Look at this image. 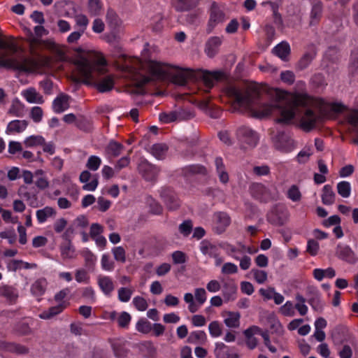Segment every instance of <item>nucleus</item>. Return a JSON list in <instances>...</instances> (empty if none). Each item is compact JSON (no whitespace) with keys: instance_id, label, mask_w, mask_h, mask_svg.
Listing matches in <instances>:
<instances>
[{"instance_id":"obj_1","label":"nucleus","mask_w":358,"mask_h":358,"mask_svg":"<svg viewBox=\"0 0 358 358\" xmlns=\"http://www.w3.org/2000/svg\"><path fill=\"white\" fill-rule=\"evenodd\" d=\"M227 94L238 106L249 109L254 117L262 118L275 112L279 113L280 117L276 122L280 123H289L299 113V107L305 108L299 122L300 127L305 131H311L324 119L321 113L313 109L316 100L304 92H288L275 89L271 94L275 101L274 103H257L259 91L254 85L244 90L231 86L227 89Z\"/></svg>"},{"instance_id":"obj_2","label":"nucleus","mask_w":358,"mask_h":358,"mask_svg":"<svg viewBox=\"0 0 358 358\" xmlns=\"http://www.w3.org/2000/svg\"><path fill=\"white\" fill-rule=\"evenodd\" d=\"M145 68L150 76L143 74L136 68L128 64L122 67L123 70L128 73L127 76L137 87H143L152 79H169L174 84L182 86L186 85L187 81L194 77V72L191 69H180L157 61H149L145 64Z\"/></svg>"},{"instance_id":"obj_3","label":"nucleus","mask_w":358,"mask_h":358,"mask_svg":"<svg viewBox=\"0 0 358 358\" xmlns=\"http://www.w3.org/2000/svg\"><path fill=\"white\" fill-rule=\"evenodd\" d=\"M0 67L13 69L19 72L34 73L48 64L47 58L33 59L24 57L18 52L19 47L12 38L3 39L0 38Z\"/></svg>"},{"instance_id":"obj_4","label":"nucleus","mask_w":358,"mask_h":358,"mask_svg":"<svg viewBox=\"0 0 358 358\" xmlns=\"http://www.w3.org/2000/svg\"><path fill=\"white\" fill-rule=\"evenodd\" d=\"M96 64L92 67L85 66L80 63V68L81 81L88 85L94 86L98 92L105 93L111 91L115 86V77L113 74L108 73L107 61L105 57L98 55Z\"/></svg>"},{"instance_id":"obj_5","label":"nucleus","mask_w":358,"mask_h":358,"mask_svg":"<svg viewBox=\"0 0 358 358\" xmlns=\"http://www.w3.org/2000/svg\"><path fill=\"white\" fill-rule=\"evenodd\" d=\"M74 51L77 52V55L73 58V63L76 68L79 76H81L80 65L82 62H84L83 64H85V66H89L91 68L96 64V57H99L98 55L101 57H104L103 54L100 52L95 50H86L82 48H76L74 49Z\"/></svg>"},{"instance_id":"obj_6","label":"nucleus","mask_w":358,"mask_h":358,"mask_svg":"<svg viewBox=\"0 0 358 358\" xmlns=\"http://www.w3.org/2000/svg\"><path fill=\"white\" fill-rule=\"evenodd\" d=\"M69 288H64L57 292L55 295V299L56 301L60 302L59 304L50 307L47 310H44L39 314V317L43 320H49L62 313L69 304V303L63 301V299L69 294Z\"/></svg>"},{"instance_id":"obj_7","label":"nucleus","mask_w":358,"mask_h":358,"mask_svg":"<svg viewBox=\"0 0 358 358\" xmlns=\"http://www.w3.org/2000/svg\"><path fill=\"white\" fill-rule=\"evenodd\" d=\"M236 135L239 142L246 148L255 147L259 138L258 134L247 126L240 127Z\"/></svg>"},{"instance_id":"obj_8","label":"nucleus","mask_w":358,"mask_h":358,"mask_svg":"<svg viewBox=\"0 0 358 358\" xmlns=\"http://www.w3.org/2000/svg\"><path fill=\"white\" fill-rule=\"evenodd\" d=\"M194 297L192 293H186L184 295V301L188 304V310L194 313L199 310L200 307L207 299L206 292L203 288H196L194 290Z\"/></svg>"},{"instance_id":"obj_9","label":"nucleus","mask_w":358,"mask_h":358,"mask_svg":"<svg viewBox=\"0 0 358 358\" xmlns=\"http://www.w3.org/2000/svg\"><path fill=\"white\" fill-rule=\"evenodd\" d=\"M209 15L206 29L208 34L212 32L218 24L224 22L225 14L224 12V6L213 1L210 8Z\"/></svg>"},{"instance_id":"obj_10","label":"nucleus","mask_w":358,"mask_h":358,"mask_svg":"<svg viewBox=\"0 0 358 358\" xmlns=\"http://www.w3.org/2000/svg\"><path fill=\"white\" fill-rule=\"evenodd\" d=\"M272 141L275 148L283 152H290L296 148L294 141L284 131H279L272 138Z\"/></svg>"},{"instance_id":"obj_11","label":"nucleus","mask_w":358,"mask_h":358,"mask_svg":"<svg viewBox=\"0 0 358 358\" xmlns=\"http://www.w3.org/2000/svg\"><path fill=\"white\" fill-rule=\"evenodd\" d=\"M250 192L253 198L261 202L267 203L274 199L271 189L262 183L252 184Z\"/></svg>"},{"instance_id":"obj_12","label":"nucleus","mask_w":358,"mask_h":358,"mask_svg":"<svg viewBox=\"0 0 358 358\" xmlns=\"http://www.w3.org/2000/svg\"><path fill=\"white\" fill-rule=\"evenodd\" d=\"M336 256L341 260L350 264H355L358 261V257L353 250L348 245L339 243L336 248Z\"/></svg>"},{"instance_id":"obj_13","label":"nucleus","mask_w":358,"mask_h":358,"mask_svg":"<svg viewBox=\"0 0 358 358\" xmlns=\"http://www.w3.org/2000/svg\"><path fill=\"white\" fill-rule=\"evenodd\" d=\"M138 170L142 176L148 181L157 178L159 172V169L146 161L141 162L138 165Z\"/></svg>"},{"instance_id":"obj_14","label":"nucleus","mask_w":358,"mask_h":358,"mask_svg":"<svg viewBox=\"0 0 358 358\" xmlns=\"http://www.w3.org/2000/svg\"><path fill=\"white\" fill-rule=\"evenodd\" d=\"M313 310L322 313L324 307V303L321 299L319 291L315 288H310L308 291V297L307 300Z\"/></svg>"},{"instance_id":"obj_15","label":"nucleus","mask_w":358,"mask_h":358,"mask_svg":"<svg viewBox=\"0 0 358 358\" xmlns=\"http://www.w3.org/2000/svg\"><path fill=\"white\" fill-rule=\"evenodd\" d=\"M70 96L61 93L52 101V110L55 113H62L70 106Z\"/></svg>"},{"instance_id":"obj_16","label":"nucleus","mask_w":358,"mask_h":358,"mask_svg":"<svg viewBox=\"0 0 358 358\" xmlns=\"http://www.w3.org/2000/svg\"><path fill=\"white\" fill-rule=\"evenodd\" d=\"M215 229L217 234L223 233L231 223L229 215L224 212H218L214 215Z\"/></svg>"},{"instance_id":"obj_17","label":"nucleus","mask_w":358,"mask_h":358,"mask_svg":"<svg viewBox=\"0 0 358 358\" xmlns=\"http://www.w3.org/2000/svg\"><path fill=\"white\" fill-rule=\"evenodd\" d=\"M222 295L226 301H234L236 298L237 286L232 280L222 281Z\"/></svg>"},{"instance_id":"obj_18","label":"nucleus","mask_w":358,"mask_h":358,"mask_svg":"<svg viewBox=\"0 0 358 358\" xmlns=\"http://www.w3.org/2000/svg\"><path fill=\"white\" fill-rule=\"evenodd\" d=\"M255 334H261L264 338V343L268 350L273 353L276 352L277 349L271 345V340L267 332H262V329L257 326L250 327L244 331L245 336H254Z\"/></svg>"},{"instance_id":"obj_19","label":"nucleus","mask_w":358,"mask_h":358,"mask_svg":"<svg viewBox=\"0 0 358 358\" xmlns=\"http://www.w3.org/2000/svg\"><path fill=\"white\" fill-rule=\"evenodd\" d=\"M161 196L170 210H175L180 206V201L176 194L170 189L165 188L161 191Z\"/></svg>"},{"instance_id":"obj_20","label":"nucleus","mask_w":358,"mask_h":358,"mask_svg":"<svg viewBox=\"0 0 358 358\" xmlns=\"http://www.w3.org/2000/svg\"><path fill=\"white\" fill-rule=\"evenodd\" d=\"M92 177V174L89 171H83L81 172L79 180L80 182L85 183L83 186V189L89 192L94 191L99 184L98 178L96 176L91 180V182H87Z\"/></svg>"},{"instance_id":"obj_21","label":"nucleus","mask_w":358,"mask_h":358,"mask_svg":"<svg viewBox=\"0 0 358 358\" xmlns=\"http://www.w3.org/2000/svg\"><path fill=\"white\" fill-rule=\"evenodd\" d=\"M222 43V38L219 36H212L208 38L205 45V52L209 57H213L219 51Z\"/></svg>"},{"instance_id":"obj_22","label":"nucleus","mask_w":358,"mask_h":358,"mask_svg":"<svg viewBox=\"0 0 358 358\" xmlns=\"http://www.w3.org/2000/svg\"><path fill=\"white\" fill-rule=\"evenodd\" d=\"M97 284L100 289L107 296H110L115 289L113 280L107 275H99L97 277Z\"/></svg>"},{"instance_id":"obj_23","label":"nucleus","mask_w":358,"mask_h":358,"mask_svg":"<svg viewBox=\"0 0 358 358\" xmlns=\"http://www.w3.org/2000/svg\"><path fill=\"white\" fill-rule=\"evenodd\" d=\"M22 96L29 103L42 104L44 103L43 96L34 87H29L23 90Z\"/></svg>"},{"instance_id":"obj_24","label":"nucleus","mask_w":358,"mask_h":358,"mask_svg":"<svg viewBox=\"0 0 358 358\" xmlns=\"http://www.w3.org/2000/svg\"><path fill=\"white\" fill-rule=\"evenodd\" d=\"M222 316L224 317V323L227 327H239L241 314L238 312L224 311L222 313Z\"/></svg>"},{"instance_id":"obj_25","label":"nucleus","mask_w":358,"mask_h":358,"mask_svg":"<svg viewBox=\"0 0 358 358\" xmlns=\"http://www.w3.org/2000/svg\"><path fill=\"white\" fill-rule=\"evenodd\" d=\"M224 73L222 71L205 72L203 75V81L205 87L207 88L206 92L211 89L215 83L224 78Z\"/></svg>"},{"instance_id":"obj_26","label":"nucleus","mask_w":358,"mask_h":358,"mask_svg":"<svg viewBox=\"0 0 358 358\" xmlns=\"http://www.w3.org/2000/svg\"><path fill=\"white\" fill-rule=\"evenodd\" d=\"M215 355L217 358H238V355L223 343H216Z\"/></svg>"},{"instance_id":"obj_27","label":"nucleus","mask_w":358,"mask_h":358,"mask_svg":"<svg viewBox=\"0 0 358 358\" xmlns=\"http://www.w3.org/2000/svg\"><path fill=\"white\" fill-rule=\"evenodd\" d=\"M47 285L48 282L45 278H38L32 283L31 292L35 296H41L45 292Z\"/></svg>"},{"instance_id":"obj_28","label":"nucleus","mask_w":358,"mask_h":358,"mask_svg":"<svg viewBox=\"0 0 358 358\" xmlns=\"http://www.w3.org/2000/svg\"><path fill=\"white\" fill-rule=\"evenodd\" d=\"M55 215L56 210L50 206H45L36 212V219L39 224L45 222L48 218L55 217Z\"/></svg>"},{"instance_id":"obj_29","label":"nucleus","mask_w":358,"mask_h":358,"mask_svg":"<svg viewBox=\"0 0 358 358\" xmlns=\"http://www.w3.org/2000/svg\"><path fill=\"white\" fill-rule=\"evenodd\" d=\"M322 10L323 4L321 1H317L313 4L310 14V24L311 25L316 24L319 22L322 17Z\"/></svg>"},{"instance_id":"obj_30","label":"nucleus","mask_w":358,"mask_h":358,"mask_svg":"<svg viewBox=\"0 0 358 358\" xmlns=\"http://www.w3.org/2000/svg\"><path fill=\"white\" fill-rule=\"evenodd\" d=\"M36 178L35 185L40 189H45L49 187L50 182L43 169H37L34 172Z\"/></svg>"},{"instance_id":"obj_31","label":"nucleus","mask_w":358,"mask_h":358,"mask_svg":"<svg viewBox=\"0 0 358 358\" xmlns=\"http://www.w3.org/2000/svg\"><path fill=\"white\" fill-rule=\"evenodd\" d=\"M200 250L202 254L210 257H217V255H220L218 246L206 241H203L201 243Z\"/></svg>"},{"instance_id":"obj_32","label":"nucleus","mask_w":358,"mask_h":358,"mask_svg":"<svg viewBox=\"0 0 358 358\" xmlns=\"http://www.w3.org/2000/svg\"><path fill=\"white\" fill-rule=\"evenodd\" d=\"M24 113V105L18 99L12 101L11 105L8 110V114L14 117H22Z\"/></svg>"},{"instance_id":"obj_33","label":"nucleus","mask_w":358,"mask_h":358,"mask_svg":"<svg viewBox=\"0 0 358 358\" xmlns=\"http://www.w3.org/2000/svg\"><path fill=\"white\" fill-rule=\"evenodd\" d=\"M197 0H173V6L178 11H187L197 5Z\"/></svg>"},{"instance_id":"obj_34","label":"nucleus","mask_w":358,"mask_h":358,"mask_svg":"<svg viewBox=\"0 0 358 358\" xmlns=\"http://www.w3.org/2000/svg\"><path fill=\"white\" fill-rule=\"evenodd\" d=\"M313 275L315 280L322 281L324 278H333L336 275V271L331 267L326 269L315 268L313 271Z\"/></svg>"},{"instance_id":"obj_35","label":"nucleus","mask_w":358,"mask_h":358,"mask_svg":"<svg viewBox=\"0 0 358 358\" xmlns=\"http://www.w3.org/2000/svg\"><path fill=\"white\" fill-rule=\"evenodd\" d=\"M35 264H31L22 260L13 259L7 263V268L9 271H16L21 269H29L35 267Z\"/></svg>"},{"instance_id":"obj_36","label":"nucleus","mask_w":358,"mask_h":358,"mask_svg":"<svg viewBox=\"0 0 358 358\" xmlns=\"http://www.w3.org/2000/svg\"><path fill=\"white\" fill-rule=\"evenodd\" d=\"M273 52L282 60H286L290 53V46L287 42H281L273 48Z\"/></svg>"},{"instance_id":"obj_37","label":"nucleus","mask_w":358,"mask_h":358,"mask_svg":"<svg viewBox=\"0 0 358 358\" xmlns=\"http://www.w3.org/2000/svg\"><path fill=\"white\" fill-rule=\"evenodd\" d=\"M335 193L331 186L326 185L323 187L322 194V201L324 205H331L335 201Z\"/></svg>"},{"instance_id":"obj_38","label":"nucleus","mask_w":358,"mask_h":358,"mask_svg":"<svg viewBox=\"0 0 358 358\" xmlns=\"http://www.w3.org/2000/svg\"><path fill=\"white\" fill-rule=\"evenodd\" d=\"M27 127V122L25 120H13L7 126V133H20L23 131Z\"/></svg>"},{"instance_id":"obj_39","label":"nucleus","mask_w":358,"mask_h":358,"mask_svg":"<svg viewBox=\"0 0 358 358\" xmlns=\"http://www.w3.org/2000/svg\"><path fill=\"white\" fill-rule=\"evenodd\" d=\"M268 323L271 334H275L278 336H282L284 334L283 326L275 317H270Z\"/></svg>"},{"instance_id":"obj_40","label":"nucleus","mask_w":358,"mask_h":358,"mask_svg":"<svg viewBox=\"0 0 358 358\" xmlns=\"http://www.w3.org/2000/svg\"><path fill=\"white\" fill-rule=\"evenodd\" d=\"M168 147L165 144H155L150 148L151 154L157 159H163L166 155Z\"/></svg>"},{"instance_id":"obj_41","label":"nucleus","mask_w":358,"mask_h":358,"mask_svg":"<svg viewBox=\"0 0 358 358\" xmlns=\"http://www.w3.org/2000/svg\"><path fill=\"white\" fill-rule=\"evenodd\" d=\"M124 149V146L117 142L110 141L106 147V154L110 157H116L119 156Z\"/></svg>"},{"instance_id":"obj_42","label":"nucleus","mask_w":358,"mask_h":358,"mask_svg":"<svg viewBox=\"0 0 358 358\" xmlns=\"http://www.w3.org/2000/svg\"><path fill=\"white\" fill-rule=\"evenodd\" d=\"M87 10L92 16L101 15L103 10V3L101 0H88Z\"/></svg>"},{"instance_id":"obj_43","label":"nucleus","mask_w":358,"mask_h":358,"mask_svg":"<svg viewBox=\"0 0 358 358\" xmlns=\"http://www.w3.org/2000/svg\"><path fill=\"white\" fill-rule=\"evenodd\" d=\"M106 20L108 26L113 29L119 27L122 24L121 20L120 19L117 13L112 9H108L107 10Z\"/></svg>"},{"instance_id":"obj_44","label":"nucleus","mask_w":358,"mask_h":358,"mask_svg":"<svg viewBox=\"0 0 358 358\" xmlns=\"http://www.w3.org/2000/svg\"><path fill=\"white\" fill-rule=\"evenodd\" d=\"M182 172L185 176H189L192 174H203L205 175L207 173L206 168L203 166L198 164H193L185 166L182 169Z\"/></svg>"},{"instance_id":"obj_45","label":"nucleus","mask_w":358,"mask_h":358,"mask_svg":"<svg viewBox=\"0 0 358 358\" xmlns=\"http://www.w3.org/2000/svg\"><path fill=\"white\" fill-rule=\"evenodd\" d=\"M60 252L64 259H73L76 257L75 249L70 243L61 245Z\"/></svg>"},{"instance_id":"obj_46","label":"nucleus","mask_w":358,"mask_h":358,"mask_svg":"<svg viewBox=\"0 0 358 358\" xmlns=\"http://www.w3.org/2000/svg\"><path fill=\"white\" fill-rule=\"evenodd\" d=\"M219 247L222 248L226 252L227 255L236 260L239 259L238 255L242 253L240 249L228 243H222L219 245Z\"/></svg>"},{"instance_id":"obj_47","label":"nucleus","mask_w":358,"mask_h":358,"mask_svg":"<svg viewBox=\"0 0 358 358\" xmlns=\"http://www.w3.org/2000/svg\"><path fill=\"white\" fill-rule=\"evenodd\" d=\"M347 120L353 127V130L358 137V110H351L347 115ZM354 143L358 144V138L354 140Z\"/></svg>"},{"instance_id":"obj_48","label":"nucleus","mask_w":358,"mask_h":358,"mask_svg":"<svg viewBox=\"0 0 358 358\" xmlns=\"http://www.w3.org/2000/svg\"><path fill=\"white\" fill-rule=\"evenodd\" d=\"M286 196L293 202H299L302 198L301 192L296 185H292L288 188Z\"/></svg>"},{"instance_id":"obj_49","label":"nucleus","mask_w":358,"mask_h":358,"mask_svg":"<svg viewBox=\"0 0 358 358\" xmlns=\"http://www.w3.org/2000/svg\"><path fill=\"white\" fill-rule=\"evenodd\" d=\"M0 296H4L10 301H13L17 299V292L16 289L8 285L0 286Z\"/></svg>"},{"instance_id":"obj_50","label":"nucleus","mask_w":358,"mask_h":358,"mask_svg":"<svg viewBox=\"0 0 358 358\" xmlns=\"http://www.w3.org/2000/svg\"><path fill=\"white\" fill-rule=\"evenodd\" d=\"M253 279L257 284H264L268 280V273L266 271L259 268H252L250 271Z\"/></svg>"},{"instance_id":"obj_51","label":"nucleus","mask_w":358,"mask_h":358,"mask_svg":"<svg viewBox=\"0 0 358 358\" xmlns=\"http://www.w3.org/2000/svg\"><path fill=\"white\" fill-rule=\"evenodd\" d=\"M338 194L343 198H348L351 194V185L348 181H341L337 184Z\"/></svg>"},{"instance_id":"obj_52","label":"nucleus","mask_w":358,"mask_h":358,"mask_svg":"<svg viewBox=\"0 0 358 358\" xmlns=\"http://www.w3.org/2000/svg\"><path fill=\"white\" fill-rule=\"evenodd\" d=\"M24 144L27 148H33L44 144V138L40 135H32L25 138Z\"/></svg>"},{"instance_id":"obj_53","label":"nucleus","mask_w":358,"mask_h":358,"mask_svg":"<svg viewBox=\"0 0 358 358\" xmlns=\"http://www.w3.org/2000/svg\"><path fill=\"white\" fill-rule=\"evenodd\" d=\"M75 279L78 283L89 284L90 275L85 268H78L75 271Z\"/></svg>"},{"instance_id":"obj_54","label":"nucleus","mask_w":358,"mask_h":358,"mask_svg":"<svg viewBox=\"0 0 358 358\" xmlns=\"http://www.w3.org/2000/svg\"><path fill=\"white\" fill-rule=\"evenodd\" d=\"M206 339V334L203 331H195L189 334L187 341L190 343H203Z\"/></svg>"},{"instance_id":"obj_55","label":"nucleus","mask_w":358,"mask_h":358,"mask_svg":"<svg viewBox=\"0 0 358 358\" xmlns=\"http://www.w3.org/2000/svg\"><path fill=\"white\" fill-rule=\"evenodd\" d=\"M1 349H5L18 354H24L27 352V349L25 347L14 343H5L3 342H0V350Z\"/></svg>"},{"instance_id":"obj_56","label":"nucleus","mask_w":358,"mask_h":358,"mask_svg":"<svg viewBox=\"0 0 358 358\" xmlns=\"http://www.w3.org/2000/svg\"><path fill=\"white\" fill-rule=\"evenodd\" d=\"M101 266L103 271H113L115 268V262L107 253L103 254L101 259Z\"/></svg>"},{"instance_id":"obj_57","label":"nucleus","mask_w":358,"mask_h":358,"mask_svg":"<svg viewBox=\"0 0 358 358\" xmlns=\"http://www.w3.org/2000/svg\"><path fill=\"white\" fill-rule=\"evenodd\" d=\"M111 252L115 261L121 264L126 262V251L123 247H114L112 248Z\"/></svg>"},{"instance_id":"obj_58","label":"nucleus","mask_w":358,"mask_h":358,"mask_svg":"<svg viewBox=\"0 0 358 358\" xmlns=\"http://www.w3.org/2000/svg\"><path fill=\"white\" fill-rule=\"evenodd\" d=\"M279 312L285 317L294 316L295 308L294 303L291 301H287L280 308Z\"/></svg>"},{"instance_id":"obj_59","label":"nucleus","mask_w":358,"mask_h":358,"mask_svg":"<svg viewBox=\"0 0 358 358\" xmlns=\"http://www.w3.org/2000/svg\"><path fill=\"white\" fill-rule=\"evenodd\" d=\"M102 160L99 157L91 155L87 161L86 167L92 171H96L99 169Z\"/></svg>"},{"instance_id":"obj_60","label":"nucleus","mask_w":358,"mask_h":358,"mask_svg":"<svg viewBox=\"0 0 358 358\" xmlns=\"http://www.w3.org/2000/svg\"><path fill=\"white\" fill-rule=\"evenodd\" d=\"M209 334L213 338H217L222 334V327L218 321H213L208 325Z\"/></svg>"},{"instance_id":"obj_61","label":"nucleus","mask_w":358,"mask_h":358,"mask_svg":"<svg viewBox=\"0 0 358 358\" xmlns=\"http://www.w3.org/2000/svg\"><path fill=\"white\" fill-rule=\"evenodd\" d=\"M133 294V289L128 287H120L117 291V297L121 302H128Z\"/></svg>"},{"instance_id":"obj_62","label":"nucleus","mask_w":358,"mask_h":358,"mask_svg":"<svg viewBox=\"0 0 358 358\" xmlns=\"http://www.w3.org/2000/svg\"><path fill=\"white\" fill-rule=\"evenodd\" d=\"M136 329L142 334H148L152 330V325L147 320L141 319L136 324Z\"/></svg>"},{"instance_id":"obj_63","label":"nucleus","mask_w":358,"mask_h":358,"mask_svg":"<svg viewBox=\"0 0 358 358\" xmlns=\"http://www.w3.org/2000/svg\"><path fill=\"white\" fill-rule=\"evenodd\" d=\"M312 155L313 152L311 148L306 147L298 153L296 160L300 164H305L309 160V158Z\"/></svg>"},{"instance_id":"obj_64","label":"nucleus","mask_w":358,"mask_h":358,"mask_svg":"<svg viewBox=\"0 0 358 358\" xmlns=\"http://www.w3.org/2000/svg\"><path fill=\"white\" fill-rule=\"evenodd\" d=\"M74 20L76 26L79 27L80 31L85 32L89 24V20L87 16L83 14H78L75 15Z\"/></svg>"}]
</instances>
